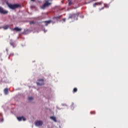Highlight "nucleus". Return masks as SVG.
Wrapping results in <instances>:
<instances>
[{"label":"nucleus","mask_w":128,"mask_h":128,"mask_svg":"<svg viewBox=\"0 0 128 128\" xmlns=\"http://www.w3.org/2000/svg\"><path fill=\"white\" fill-rule=\"evenodd\" d=\"M8 28H10V26H9L8 25H6V26H4L3 27V28H4V30H8Z\"/></svg>","instance_id":"2eb2a0df"},{"label":"nucleus","mask_w":128,"mask_h":128,"mask_svg":"<svg viewBox=\"0 0 128 128\" xmlns=\"http://www.w3.org/2000/svg\"><path fill=\"white\" fill-rule=\"evenodd\" d=\"M58 18H60V16H59V17H58Z\"/></svg>","instance_id":"393cba45"},{"label":"nucleus","mask_w":128,"mask_h":128,"mask_svg":"<svg viewBox=\"0 0 128 128\" xmlns=\"http://www.w3.org/2000/svg\"><path fill=\"white\" fill-rule=\"evenodd\" d=\"M98 4H100V6L101 4H102V2H98L94 3L93 4V6H94V8H96V6H98Z\"/></svg>","instance_id":"6e6552de"},{"label":"nucleus","mask_w":128,"mask_h":128,"mask_svg":"<svg viewBox=\"0 0 128 128\" xmlns=\"http://www.w3.org/2000/svg\"><path fill=\"white\" fill-rule=\"evenodd\" d=\"M104 8V7L102 8H101L100 9V10H102Z\"/></svg>","instance_id":"412c9836"},{"label":"nucleus","mask_w":128,"mask_h":128,"mask_svg":"<svg viewBox=\"0 0 128 128\" xmlns=\"http://www.w3.org/2000/svg\"><path fill=\"white\" fill-rule=\"evenodd\" d=\"M10 44L13 48H16V44L14 42H12V40H10Z\"/></svg>","instance_id":"1a4fd4ad"},{"label":"nucleus","mask_w":128,"mask_h":128,"mask_svg":"<svg viewBox=\"0 0 128 128\" xmlns=\"http://www.w3.org/2000/svg\"><path fill=\"white\" fill-rule=\"evenodd\" d=\"M35 126H42V122L40 120L36 121L35 123Z\"/></svg>","instance_id":"423d86ee"},{"label":"nucleus","mask_w":128,"mask_h":128,"mask_svg":"<svg viewBox=\"0 0 128 128\" xmlns=\"http://www.w3.org/2000/svg\"><path fill=\"white\" fill-rule=\"evenodd\" d=\"M68 1L70 0H68Z\"/></svg>","instance_id":"a878e982"},{"label":"nucleus","mask_w":128,"mask_h":128,"mask_svg":"<svg viewBox=\"0 0 128 128\" xmlns=\"http://www.w3.org/2000/svg\"><path fill=\"white\" fill-rule=\"evenodd\" d=\"M0 14H8V11L5 10L4 8L0 6Z\"/></svg>","instance_id":"20e7f679"},{"label":"nucleus","mask_w":128,"mask_h":128,"mask_svg":"<svg viewBox=\"0 0 128 128\" xmlns=\"http://www.w3.org/2000/svg\"><path fill=\"white\" fill-rule=\"evenodd\" d=\"M4 122V118H2V115L0 114V122Z\"/></svg>","instance_id":"4468645a"},{"label":"nucleus","mask_w":128,"mask_h":128,"mask_svg":"<svg viewBox=\"0 0 128 128\" xmlns=\"http://www.w3.org/2000/svg\"><path fill=\"white\" fill-rule=\"evenodd\" d=\"M34 100V97L28 98V100L30 101V100Z\"/></svg>","instance_id":"f3484780"},{"label":"nucleus","mask_w":128,"mask_h":128,"mask_svg":"<svg viewBox=\"0 0 128 128\" xmlns=\"http://www.w3.org/2000/svg\"><path fill=\"white\" fill-rule=\"evenodd\" d=\"M50 118H51V120H54V122H56L57 120H56V118L54 116H51L50 117Z\"/></svg>","instance_id":"ddd939ff"},{"label":"nucleus","mask_w":128,"mask_h":128,"mask_svg":"<svg viewBox=\"0 0 128 128\" xmlns=\"http://www.w3.org/2000/svg\"><path fill=\"white\" fill-rule=\"evenodd\" d=\"M14 30H16V32H21L22 28H18V27H16L14 28Z\"/></svg>","instance_id":"9d476101"},{"label":"nucleus","mask_w":128,"mask_h":128,"mask_svg":"<svg viewBox=\"0 0 128 128\" xmlns=\"http://www.w3.org/2000/svg\"><path fill=\"white\" fill-rule=\"evenodd\" d=\"M78 16H80V13L78 12H77L76 14H70L68 16V20H70V18H74V20H78Z\"/></svg>","instance_id":"7ed1b4c3"},{"label":"nucleus","mask_w":128,"mask_h":128,"mask_svg":"<svg viewBox=\"0 0 128 128\" xmlns=\"http://www.w3.org/2000/svg\"><path fill=\"white\" fill-rule=\"evenodd\" d=\"M4 94H8V88L4 90Z\"/></svg>","instance_id":"f8f14e48"},{"label":"nucleus","mask_w":128,"mask_h":128,"mask_svg":"<svg viewBox=\"0 0 128 128\" xmlns=\"http://www.w3.org/2000/svg\"><path fill=\"white\" fill-rule=\"evenodd\" d=\"M72 2L70 1V2H68V5H69V6H72Z\"/></svg>","instance_id":"a211bd4d"},{"label":"nucleus","mask_w":128,"mask_h":128,"mask_svg":"<svg viewBox=\"0 0 128 128\" xmlns=\"http://www.w3.org/2000/svg\"><path fill=\"white\" fill-rule=\"evenodd\" d=\"M52 0H45V2L41 6V8L42 10H46V8H48L50 6H52Z\"/></svg>","instance_id":"f257e3e1"},{"label":"nucleus","mask_w":128,"mask_h":128,"mask_svg":"<svg viewBox=\"0 0 128 128\" xmlns=\"http://www.w3.org/2000/svg\"><path fill=\"white\" fill-rule=\"evenodd\" d=\"M38 86H42L44 84V80L43 79H40L38 80V82H36Z\"/></svg>","instance_id":"39448f33"},{"label":"nucleus","mask_w":128,"mask_h":128,"mask_svg":"<svg viewBox=\"0 0 128 128\" xmlns=\"http://www.w3.org/2000/svg\"><path fill=\"white\" fill-rule=\"evenodd\" d=\"M34 24V22H30V24Z\"/></svg>","instance_id":"4be33fe9"},{"label":"nucleus","mask_w":128,"mask_h":128,"mask_svg":"<svg viewBox=\"0 0 128 128\" xmlns=\"http://www.w3.org/2000/svg\"><path fill=\"white\" fill-rule=\"evenodd\" d=\"M31 2H36V0H31Z\"/></svg>","instance_id":"b1692460"},{"label":"nucleus","mask_w":128,"mask_h":128,"mask_svg":"<svg viewBox=\"0 0 128 128\" xmlns=\"http://www.w3.org/2000/svg\"><path fill=\"white\" fill-rule=\"evenodd\" d=\"M98 0H92V2H96Z\"/></svg>","instance_id":"5701e85b"},{"label":"nucleus","mask_w":128,"mask_h":128,"mask_svg":"<svg viewBox=\"0 0 128 128\" xmlns=\"http://www.w3.org/2000/svg\"><path fill=\"white\" fill-rule=\"evenodd\" d=\"M44 22H45L46 24L45 26H48L49 24H50V22H52V21L51 20L44 21Z\"/></svg>","instance_id":"9b49d317"},{"label":"nucleus","mask_w":128,"mask_h":128,"mask_svg":"<svg viewBox=\"0 0 128 128\" xmlns=\"http://www.w3.org/2000/svg\"><path fill=\"white\" fill-rule=\"evenodd\" d=\"M62 20H63V22H66V18H64L63 19H62Z\"/></svg>","instance_id":"aec40b11"},{"label":"nucleus","mask_w":128,"mask_h":128,"mask_svg":"<svg viewBox=\"0 0 128 128\" xmlns=\"http://www.w3.org/2000/svg\"><path fill=\"white\" fill-rule=\"evenodd\" d=\"M78 92V88H74L73 90V92Z\"/></svg>","instance_id":"dca6fc26"},{"label":"nucleus","mask_w":128,"mask_h":128,"mask_svg":"<svg viewBox=\"0 0 128 128\" xmlns=\"http://www.w3.org/2000/svg\"><path fill=\"white\" fill-rule=\"evenodd\" d=\"M17 120H18L19 122H22V120H24V122L26 120V118H24L23 116H21V117H17Z\"/></svg>","instance_id":"0eeeda50"},{"label":"nucleus","mask_w":128,"mask_h":128,"mask_svg":"<svg viewBox=\"0 0 128 128\" xmlns=\"http://www.w3.org/2000/svg\"><path fill=\"white\" fill-rule=\"evenodd\" d=\"M7 6H8L9 8L11 10H16V8H20V5L18 4H10L7 3Z\"/></svg>","instance_id":"f03ea898"},{"label":"nucleus","mask_w":128,"mask_h":128,"mask_svg":"<svg viewBox=\"0 0 128 128\" xmlns=\"http://www.w3.org/2000/svg\"><path fill=\"white\" fill-rule=\"evenodd\" d=\"M90 114H96V112H91Z\"/></svg>","instance_id":"6ab92c4d"}]
</instances>
